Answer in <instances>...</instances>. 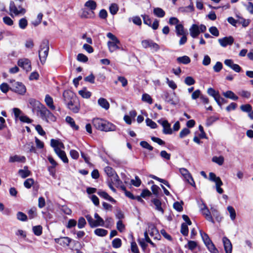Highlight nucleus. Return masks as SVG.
Returning a JSON list of instances; mask_svg holds the SVG:
<instances>
[{
	"instance_id": "6e6552de",
	"label": "nucleus",
	"mask_w": 253,
	"mask_h": 253,
	"mask_svg": "<svg viewBox=\"0 0 253 253\" xmlns=\"http://www.w3.org/2000/svg\"><path fill=\"white\" fill-rule=\"evenodd\" d=\"M63 97L65 103L66 104H69V106L70 107L73 105L72 102L77 100L76 95L73 92L69 90L64 91L63 93Z\"/></svg>"
},
{
	"instance_id": "aec40b11",
	"label": "nucleus",
	"mask_w": 253,
	"mask_h": 253,
	"mask_svg": "<svg viewBox=\"0 0 253 253\" xmlns=\"http://www.w3.org/2000/svg\"><path fill=\"white\" fill-rule=\"evenodd\" d=\"M9 162L10 163L21 162L25 163L26 162V158L25 156H21L18 155H14L9 158Z\"/></svg>"
},
{
	"instance_id": "5701e85b",
	"label": "nucleus",
	"mask_w": 253,
	"mask_h": 253,
	"mask_svg": "<svg viewBox=\"0 0 253 253\" xmlns=\"http://www.w3.org/2000/svg\"><path fill=\"white\" fill-rule=\"evenodd\" d=\"M66 122L70 126L75 130H78L79 126L76 125L74 119L70 116H67L65 119Z\"/></svg>"
},
{
	"instance_id": "a18cd8bd",
	"label": "nucleus",
	"mask_w": 253,
	"mask_h": 253,
	"mask_svg": "<svg viewBox=\"0 0 253 253\" xmlns=\"http://www.w3.org/2000/svg\"><path fill=\"white\" fill-rule=\"evenodd\" d=\"M119 10V7L116 3H112L109 7L110 12L112 15H115Z\"/></svg>"
},
{
	"instance_id": "c9c22d12",
	"label": "nucleus",
	"mask_w": 253,
	"mask_h": 253,
	"mask_svg": "<svg viewBox=\"0 0 253 253\" xmlns=\"http://www.w3.org/2000/svg\"><path fill=\"white\" fill-rule=\"evenodd\" d=\"M25 148L28 150V152L31 153H36V149L34 145V143L33 142H29L27 143L25 146Z\"/></svg>"
},
{
	"instance_id": "72a5a7b5",
	"label": "nucleus",
	"mask_w": 253,
	"mask_h": 253,
	"mask_svg": "<svg viewBox=\"0 0 253 253\" xmlns=\"http://www.w3.org/2000/svg\"><path fill=\"white\" fill-rule=\"evenodd\" d=\"M179 10L182 12H190L194 10V7L193 2H190L189 5L187 6L181 7L179 8Z\"/></svg>"
},
{
	"instance_id": "bf43d9fd",
	"label": "nucleus",
	"mask_w": 253,
	"mask_h": 253,
	"mask_svg": "<svg viewBox=\"0 0 253 253\" xmlns=\"http://www.w3.org/2000/svg\"><path fill=\"white\" fill-rule=\"evenodd\" d=\"M122 245L121 240L119 238H115L112 241V246L114 248H119Z\"/></svg>"
},
{
	"instance_id": "c85d7f7f",
	"label": "nucleus",
	"mask_w": 253,
	"mask_h": 253,
	"mask_svg": "<svg viewBox=\"0 0 253 253\" xmlns=\"http://www.w3.org/2000/svg\"><path fill=\"white\" fill-rule=\"evenodd\" d=\"M111 182L117 187L120 186V185L122 183V181L120 179L118 175L116 173L111 176Z\"/></svg>"
},
{
	"instance_id": "13d9d810",
	"label": "nucleus",
	"mask_w": 253,
	"mask_h": 253,
	"mask_svg": "<svg viewBox=\"0 0 253 253\" xmlns=\"http://www.w3.org/2000/svg\"><path fill=\"white\" fill-rule=\"evenodd\" d=\"M104 171L107 175L109 177L112 176L116 173L114 170L111 167L108 166L104 168Z\"/></svg>"
},
{
	"instance_id": "4c0bfd02",
	"label": "nucleus",
	"mask_w": 253,
	"mask_h": 253,
	"mask_svg": "<svg viewBox=\"0 0 253 253\" xmlns=\"http://www.w3.org/2000/svg\"><path fill=\"white\" fill-rule=\"evenodd\" d=\"M224 159L223 156L216 157L214 156L212 158V161L214 163L217 164L219 166L223 165Z\"/></svg>"
},
{
	"instance_id": "412c9836",
	"label": "nucleus",
	"mask_w": 253,
	"mask_h": 253,
	"mask_svg": "<svg viewBox=\"0 0 253 253\" xmlns=\"http://www.w3.org/2000/svg\"><path fill=\"white\" fill-rule=\"evenodd\" d=\"M46 105L51 110H55V107L53 105V100L52 98L48 94H46L44 99Z\"/></svg>"
},
{
	"instance_id": "7ed1b4c3",
	"label": "nucleus",
	"mask_w": 253,
	"mask_h": 253,
	"mask_svg": "<svg viewBox=\"0 0 253 253\" xmlns=\"http://www.w3.org/2000/svg\"><path fill=\"white\" fill-rule=\"evenodd\" d=\"M107 37L110 39V41L107 42V46L109 51L112 53L117 50H123L121 47V43L119 40L111 33H108Z\"/></svg>"
},
{
	"instance_id": "3c124183",
	"label": "nucleus",
	"mask_w": 253,
	"mask_h": 253,
	"mask_svg": "<svg viewBox=\"0 0 253 253\" xmlns=\"http://www.w3.org/2000/svg\"><path fill=\"white\" fill-rule=\"evenodd\" d=\"M33 231L37 236H40L42 234V227L41 225L35 226L33 227Z\"/></svg>"
},
{
	"instance_id": "9b49d317",
	"label": "nucleus",
	"mask_w": 253,
	"mask_h": 253,
	"mask_svg": "<svg viewBox=\"0 0 253 253\" xmlns=\"http://www.w3.org/2000/svg\"><path fill=\"white\" fill-rule=\"evenodd\" d=\"M179 172L190 184L193 186H195V182L191 175L187 169L185 168H181L179 169Z\"/></svg>"
},
{
	"instance_id": "5fc2aeb1",
	"label": "nucleus",
	"mask_w": 253,
	"mask_h": 253,
	"mask_svg": "<svg viewBox=\"0 0 253 253\" xmlns=\"http://www.w3.org/2000/svg\"><path fill=\"white\" fill-rule=\"evenodd\" d=\"M34 180L33 179L28 178L24 181V185L26 188L29 189L34 184Z\"/></svg>"
},
{
	"instance_id": "473e14b6",
	"label": "nucleus",
	"mask_w": 253,
	"mask_h": 253,
	"mask_svg": "<svg viewBox=\"0 0 253 253\" xmlns=\"http://www.w3.org/2000/svg\"><path fill=\"white\" fill-rule=\"evenodd\" d=\"M154 14L158 17L162 18L165 15V12L164 10L160 7H156L154 9Z\"/></svg>"
},
{
	"instance_id": "f3484780",
	"label": "nucleus",
	"mask_w": 253,
	"mask_h": 253,
	"mask_svg": "<svg viewBox=\"0 0 253 253\" xmlns=\"http://www.w3.org/2000/svg\"><path fill=\"white\" fill-rule=\"evenodd\" d=\"M189 32L193 38H197L200 33L199 26L197 24H193L189 29Z\"/></svg>"
},
{
	"instance_id": "49530a36",
	"label": "nucleus",
	"mask_w": 253,
	"mask_h": 253,
	"mask_svg": "<svg viewBox=\"0 0 253 253\" xmlns=\"http://www.w3.org/2000/svg\"><path fill=\"white\" fill-rule=\"evenodd\" d=\"M200 234H201V236L202 237V238L205 244V245L207 244H208L210 242H211V239H210L208 235L205 233V232H203L202 231H200Z\"/></svg>"
},
{
	"instance_id": "dca6fc26",
	"label": "nucleus",
	"mask_w": 253,
	"mask_h": 253,
	"mask_svg": "<svg viewBox=\"0 0 253 253\" xmlns=\"http://www.w3.org/2000/svg\"><path fill=\"white\" fill-rule=\"evenodd\" d=\"M224 250L226 253H231L232 251V246L230 241L226 237L222 238Z\"/></svg>"
},
{
	"instance_id": "69168bd1",
	"label": "nucleus",
	"mask_w": 253,
	"mask_h": 253,
	"mask_svg": "<svg viewBox=\"0 0 253 253\" xmlns=\"http://www.w3.org/2000/svg\"><path fill=\"white\" fill-rule=\"evenodd\" d=\"M140 145L143 148L148 149L150 151H152L153 149V147L146 141H142L140 142Z\"/></svg>"
},
{
	"instance_id": "cd10ccee",
	"label": "nucleus",
	"mask_w": 253,
	"mask_h": 253,
	"mask_svg": "<svg viewBox=\"0 0 253 253\" xmlns=\"http://www.w3.org/2000/svg\"><path fill=\"white\" fill-rule=\"evenodd\" d=\"M98 104L105 110H108L110 107V104L108 101L104 98H100L98 100Z\"/></svg>"
},
{
	"instance_id": "338daca9",
	"label": "nucleus",
	"mask_w": 253,
	"mask_h": 253,
	"mask_svg": "<svg viewBox=\"0 0 253 253\" xmlns=\"http://www.w3.org/2000/svg\"><path fill=\"white\" fill-rule=\"evenodd\" d=\"M131 183L134 186L139 187L141 183V181L138 176H135V179L131 180Z\"/></svg>"
},
{
	"instance_id": "774afa93",
	"label": "nucleus",
	"mask_w": 253,
	"mask_h": 253,
	"mask_svg": "<svg viewBox=\"0 0 253 253\" xmlns=\"http://www.w3.org/2000/svg\"><path fill=\"white\" fill-rule=\"evenodd\" d=\"M77 60L80 62H86L88 61V58L84 54L79 53L77 56Z\"/></svg>"
},
{
	"instance_id": "39448f33",
	"label": "nucleus",
	"mask_w": 253,
	"mask_h": 253,
	"mask_svg": "<svg viewBox=\"0 0 253 253\" xmlns=\"http://www.w3.org/2000/svg\"><path fill=\"white\" fill-rule=\"evenodd\" d=\"M37 115L39 116L42 120L46 122H49V121L55 122L56 121V117L44 105H43L37 112Z\"/></svg>"
},
{
	"instance_id": "de8ad7c7",
	"label": "nucleus",
	"mask_w": 253,
	"mask_h": 253,
	"mask_svg": "<svg viewBox=\"0 0 253 253\" xmlns=\"http://www.w3.org/2000/svg\"><path fill=\"white\" fill-rule=\"evenodd\" d=\"M16 217L18 220L22 221H26L27 220V216L21 211H18L17 213Z\"/></svg>"
},
{
	"instance_id": "f03ea898",
	"label": "nucleus",
	"mask_w": 253,
	"mask_h": 253,
	"mask_svg": "<svg viewBox=\"0 0 253 253\" xmlns=\"http://www.w3.org/2000/svg\"><path fill=\"white\" fill-rule=\"evenodd\" d=\"M50 145L54 148V150L57 156L65 163H68V159L66 156L65 152L62 149H64L65 147L63 143L59 140L51 139L50 140Z\"/></svg>"
},
{
	"instance_id": "c03bdc74",
	"label": "nucleus",
	"mask_w": 253,
	"mask_h": 253,
	"mask_svg": "<svg viewBox=\"0 0 253 253\" xmlns=\"http://www.w3.org/2000/svg\"><path fill=\"white\" fill-rule=\"evenodd\" d=\"M94 217L96 219L95 220L96 224H97V226H103L104 224V222L103 219L98 215V213H95L94 214Z\"/></svg>"
},
{
	"instance_id": "bb28decb",
	"label": "nucleus",
	"mask_w": 253,
	"mask_h": 253,
	"mask_svg": "<svg viewBox=\"0 0 253 253\" xmlns=\"http://www.w3.org/2000/svg\"><path fill=\"white\" fill-rule=\"evenodd\" d=\"M222 94L225 97L229 98L233 100H237L238 99V97L231 90H228L226 92H223Z\"/></svg>"
},
{
	"instance_id": "f704fd0d",
	"label": "nucleus",
	"mask_w": 253,
	"mask_h": 253,
	"mask_svg": "<svg viewBox=\"0 0 253 253\" xmlns=\"http://www.w3.org/2000/svg\"><path fill=\"white\" fill-rule=\"evenodd\" d=\"M79 94L84 98H89L91 95V93L88 91L86 88H84L79 91Z\"/></svg>"
},
{
	"instance_id": "1a4fd4ad",
	"label": "nucleus",
	"mask_w": 253,
	"mask_h": 253,
	"mask_svg": "<svg viewBox=\"0 0 253 253\" xmlns=\"http://www.w3.org/2000/svg\"><path fill=\"white\" fill-rule=\"evenodd\" d=\"M9 10L11 16L14 14L15 15L20 14L23 15L26 12V10L20 6H16L13 1H11L9 5Z\"/></svg>"
},
{
	"instance_id": "6e6d98bb",
	"label": "nucleus",
	"mask_w": 253,
	"mask_h": 253,
	"mask_svg": "<svg viewBox=\"0 0 253 253\" xmlns=\"http://www.w3.org/2000/svg\"><path fill=\"white\" fill-rule=\"evenodd\" d=\"M86 221L83 217H81L79 218L78 222V227L79 229H82L84 228L86 225Z\"/></svg>"
},
{
	"instance_id": "864d4df0",
	"label": "nucleus",
	"mask_w": 253,
	"mask_h": 253,
	"mask_svg": "<svg viewBox=\"0 0 253 253\" xmlns=\"http://www.w3.org/2000/svg\"><path fill=\"white\" fill-rule=\"evenodd\" d=\"M240 109L243 112L249 113L252 110V107L250 104H247L241 105Z\"/></svg>"
},
{
	"instance_id": "e2e57ef3",
	"label": "nucleus",
	"mask_w": 253,
	"mask_h": 253,
	"mask_svg": "<svg viewBox=\"0 0 253 253\" xmlns=\"http://www.w3.org/2000/svg\"><path fill=\"white\" fill-rule=\"evenodd\" d=\"M28 216L30 219H33L37 216L36 208H33L28 212Z\"/></svg>"
},
{
	"instance_id": "4be33fe9",
	"label": "nucleus",
	"mask_w": 253,
	"mask_h": 253,
	"mask_svg": "<svg viewBox=\"0 0 253 253\" xmlns=\"http://www.w3.org/2000/svg\"><path fill=\"white\" fill-rule=\"evenodd\" d=\"M201 212L207 220L213 223L214 222V220L212 217L211 212L209 210L208 208H207L205 210L202 211Z\"/></svg>"
},
{
	"instance_id": "ea45409f",
	"label": "nucleus",
	"mask_w": 253,
	"mask_h": 253,
	"mask_svg": "<svg viewBox=\"0 0 253 253\" xmlns=\"http://www.w3.org/2000/svg\"><path fill=\"white\" fill-rule=\"evenodd\" d=\"M209 251L212 253H218V251L212 242L206 245Z\"/></svg>"
},
{
	"instance_id": "37998d69",
	"label": "nucleus",
	"mask_w": 253,
	"mask_h": 253,
	"mask_svg": "<svg viewBox=\"0 0 253 253\" xmlns=\"http://www.w3.org/2000/svg\"><path fill=\"white\" fill-rule=\"evenodd\" d=\"M237 17L238 23L240 24H242L243 27H247L249 25L250 23L249 20H246L239 16H237Z\"/></svg>"
},
{
	"instance_id": "f257e3e1",
	"label": "nucleus",
	"mask_w": 253,
	"mask_h": 253,
	"mask_svg": "<svg viewBox=\"0 0 253 253\" xmlns=\"http://www.w3.org/2000/svg\"><path fill=\"white\" fill-rule=\"evenodd\" d=\"M93 126L101 131H110L116 130V126L106 120L101 118H94L92 120Z\"/></svg>"
},
{
	"instance_id": "423d86ee",
	"label": "nucleus",
	"mask_w": 253,
	"mask_h": 253,
	"mask_svg": "<svg viewBox=\"0 0 253 253\" xmlns=\"http://www.w3.org/2000/svg\"><path fill=\"white\" fill-rule=\"evenodd\" d=\"M11 87L10 89L12 91L21 95H23L26 91L25 86L20 82H16L15 81L11 82Z\"/></svg>"
},
{
	"instance_id": "393cba45",
	"label": "nucleus",
	"mask_w": 253,
	"mask_h": 253,
	"mask_svg": "<svg viewBox=\"0 0 253 253\" xmlns=\"http://www.w3.org/2000/svg\"><path fill=\"white\" fill-rule=\"evenodd\" d=\"M72 105L71 106V107L69 106V104H66L68 109H69L73 112L77 113L79 112L80 110V105L78 102L77 101V100L74 101L73 102H72Z\"/></svg>"
},
{
	"instance_id": "4468645a",
	"label": "nucleus",
	"mask_w": 253,
	"mask_h": 253,
	"mask_svg": "<svg viewBox=\"0 0 253 253\" xmlns=\"http://www.w3.org/2000/svg\"><path fill=\"white\" fill-rule=\"evenodd\" d=\"M18 65L27 72L31 70V62L28 59L24 58L19 60Z\"/></svg>"
},
{
	"instance_id": "a211bd4d",
	"label": "nucleus",
	"mask_w": 253,
	"mask_h": 253,
	"mask_svg": "<svg viewBox=\"0 0 253 253\" xmlns=\"http://www.w3.org/2000/svg\"><path fill=\"white\" fill-rule=\"evenodd\" d=\"M84 6L91 12H93L96 8L97 4L93 0H88L84 3Z\"/></svg>"
},
{
	"instance_id": "2eb2a0df",
	"label": "nucleus",
	"mask_w": 253,
	"mask_h": 253,
	"mask_svg": "<svg viewBox=\"0 0 253 253\" xmlns=\"http://www.w3.org/2000/svg\"><path fill=\"white\" fill-rule=\"evenodd\" d=\"M234 39L231 36L226 37L223 38L219 39L218 41L222 47H226V46L231 45L234 42Z\"/></svg>"
},
{
	"instance_id": "680f3d73",
	"label": "nucleus",
	"mask_w": 253,
	"mask_h": 253,
	"mask_svg": "<svg viewBox=\"0 0 253 253\" xmlns=\"http://www.w3.org/2000/svg\"><path fill=\"white\" fill-rule=\"evenodd\" d=\"M181 233L184 236H187L188 234V228L186 223H182L181 226Z\"/></svg>"
},
{
	"instance_id": "a878e982",
	"label": "nucleus",
	"mask_w": 253,
	"mask_h": 253,
	"mask_svg": "<svg viewBox=\"0 0 253 253\" xmlns=\"http://www.w3.org/2000/svg\"><path fill=\"white\" fill-rule=\"evenodd\" d=\"M18 173L22 178H25L31 174V172L28 169V167L25 166L24 169L18 170Z\"/></svg>"
},
{
	"instance_id": "79ce46f5",
	"label": "nucleus",
	"mask_w": 253,
	"mask_h": 253,
	"mask_svg": "<svg viewBox=\"0 0 253 253\" xmlns=\"http://www.w3.org/2000/svg\"><path fill=\"white\" fill-rule=\"evenodd\" d=\"M90 226L91 227H95L97 226V224H96V222L93 219L91 216L89 214H87L85 216Z\"/></svg>"
},
{
	"instance_id": "ddd939ff",
	"label": "nucleus",
	"mask_w": 253,
	"mask_h": 253,
	"mask_svg": "<svg viewBox=\"0 0 253 253\" xmlns=\"http://www.w3.org/2000/svg\"><path fill=\"white\" fill-rule=\"evenodd\" d=\"M30 107L32 108L33 111H37L38 112L41 107L43 106V104L40 101L34 99L30 98L28 100Z\"/></svg>"
},
{
	"instance_id": "7c9ffc66",
	"label": "nucleus",
	"mask_w": 253,
	"mask_h": 253,
	"mask_svg": "<svg viewBox=\"0 0 253 253\" xmlns=\"http://www.w3.org/2000/svg\"><path fill=\"white\" fill-rule=\"evenodd\" d=\"M152 202L154 204L156 207V209L161 212L162 213H164V210L161 207V202L158 199H154L152 200Z\"/></svg>"
},
{
	"instance_id": "e433bc0d",
	"label": "nucleus",
	"mask_w": 253,
	"mask_h": 253,
	"mask_svg": "<svg viewBox=\"0 0 253 253\" xmlns=\"http://www.w3.org/2000/svg\"><path fill=\"white\" fill-rule=\"evenodd\" d=\"M228 211L230 218L232 220H234L236 217V213L234 209L232 206H228L227 208Z\"/></svg>"
},
{
	"instance_id": "052dcab7",
	"label": "nucleus",
	"mask_w": 253,
	"mask_h": 253,
	"mask_svg": "<svg viewBox=\"0 0 253 253\" xmlns=\"http://www.w3.org/2000/svg\"><path fill=\"white\" fill-rule=\"evenodd\" d=\"M184 83L187 85H191L195 83V81L192 77H187L184 80Z\"/></svg>"
},
{
	"instance_id": "c756f323",
	"label": "nucleus",
	"mask_w": 253,
	"mask_h": 253,
	"mask_svg": "<svg viewBox=\"0 0 253 253\" xmlns=\"http://www.w3.org/2000/svg\"><path fill=\"white\" fill-rule=\"evenodd\" d=\"M176 61L178 63H181V64H188L190 62L191 60H190V58L188 56L184 55V56H183L181 57H179L177 58Z\"/></svg>"
},
{
	"instance_id": "20e7f679",
	"label": "nucleus",
	"mask_w": 253,
	"mask_h": 253,
	"mask_svg": "<svg viewBox=\"0 0 253 253\" xmlns=\"http://www.w3.org/2000/svg\"><path fill=\"white\" fill-rule=\"evenodd\" d=\"M49 51V42L47 40H43L40 46L39 57L41 62L43 64L48 56Z\"/></svg>"
},
{
	"instance_id": "0e129e2a",
	"label": "nucleus",
	"mask_w": 253,
	"mask_h": 253,
	"mask_svg": "<svg viewBox=\"0 0 253 253\" xmlns=\"http://www.w3.org/2000/svg\"><path fill=\"white\" fill-rule=\"evenodd\" d=\"M146 123L147 126H150L151 128H155L157 126L156 123L149 118L146 120Z\"/></svg>"
},
{
	"instance_id": "6ab92c4d",
	"label": "nucleus",
	"mask_w": 253,
	"mask_h": 253,
	"mask_svg": "<svg viewBox=\"0 0 253 253\" xmlns=\"http://www.w3.org/2000/svg\"><path fill=\"white\" fill-rule=\"evenodd\" d=\"M175 32L176 35L178 37L182 35L187 34L186 31L184 29L182 24H177L175 26Z\"/></svg>"
},
{
	"instance_id": "2f4dec72",
	"label": "nucleus",
	"mask_w": 253,
	"mask_h": 253,
	"mask_svg": "<svg viewBox=\"0 0 253 253\" xmlns=\"http://www.w3.org/2000/svg\"><path fill=\"white\" fill-rule=\"evenodd\" d=\"M82 10H83V12L81 15V17L82 18H92L94 17V12H91L90 10H89V11H88L85 9H83Z\"/></svg>"
},
{
	"instance_id": "4d7b16f0",
	"label": "nucleus",
	"mask_w": 253,
	"mask_h": 253,
	"mask_svg": "<svg viewBox=\"0 0 253 253\" xmlns=\"http://www.w3.org/2000/svg\"><path fill=\"white\" fill-rule=\"evenodd\" d=\"M218 120V117L217 116H211L207 119L206 124L207 126H210L214 122Z\"/></svg>"
},
{
	"instance_id": "8fccbe9b",
	"label": "nucleus",
	"mask_w": 253,
	"mask_h": 253,
	"mask_svg": "<svg viewBox=\"0 0 253 253\" xmlns=\"http://www.w3.org/2000/svg\"><path fill=\"white\" fill-rule=\"evenodd\" d=\"M163 97L166 101L171 104H174L173 100L171 98L170 94L168 92H164L163 94Z\"/></svg>"
},
{
	"instance_id": "a19ab883",
	"label": "nucleus",
	"mask_w": 253,
	"mask_h": 253,
	"mask_svg": "<svg viewBox=\"0 0 253 253\" xmlns=\"http://www.w3.org/2000/svg\"><path fill=\"white\" fill-rule=\"evenodd\" d=\"M211 215L214 216L217 221H220L221 220L222 217L220 215L219 212L214 208H211Z\"/></svg>"
},
{
	"instance_id": "f8f14e48",
	"label": "nucleus",
	"mask_w": 253,
	"mask_h": 253,
	"mask_svg": "<svg viewBox=\"0 0 253 253\" xmlns=\"http://www.w3.org/2000/svg\"><path fill=\"white\" fill-rule=\"evenodd\" d=\"M163 127V132L165 134H171L172 133V129L170 127V124L167 120H160L158 121Z\"/></svg>"
},
{
	"instance_id": "b1692460",
	"label": "nucleus",
	"mask_w": 253,
	"mask_h": 253,
	"mask_svg": "<svg viewBox=\"0 0 253 253\" xmlns=\"http://www.w3.org/2000/svg\"><path fill=\"white\" fill-rule=\"evenodd\" d=\"M97 194L100 196L101 197H102L103 198L111 202H116V201L112 198L111 196H110L106 192L99 190L97 192Z\"/></svg>"
},
{
	"instance_id": "58836bf2",
	"label": "nucleus",
	"mask_w": 253,
	"mask_h": 253,
	"mask_svg": "<svg viewBox=\"0 0 253 253\" xmlns=\"http://www.w3.org/2000/svg\"><path fill=\"white\" fill-rule=\"evenodd\" d=\"M94 233L98 236L103 237L107 234L108 231L104 229L97 228L94 230Z\"/></svg>"
},
{
	"instance_id": "0eeeda50",
	"label": "nucleus",
	"mask_w": 253,
	"mask_h": 253,
	"mask_svg": "<svg viewBox=\"0 0 253 253\" xmlns=\"http://www.w3.org/2000/svg\"><path fill=\"white\" fill-rule=\"evenodd\" d=\"M209 180L215 183L216 191L219 194H222L223 190L220 187L223 183L219 177H217L213 172L209 173Z\"/></svg>"
},
{
	"instance_id": "09e8293b",
	"label": "nucleus",
	"mask_w": 253,
	"mask_h": 253,
	"mask_svg": "<svg viewBox=\"0 0 253 253\" xmlns=\"http://www.w3.org/2000/svg\"><path fill=\"white\" fill-rule=\"evenodd\" d=\"M142 100L144 102H146L150 104L153 103V100L150 95L144 93L142 95Z\"/></svg>"
},
{
	"instance_id": "603ef678",
	"label": "nucleus",
	"mask_w": 253,
	"mask_h": 253,
	"mask_svg": "<svg viewBox=\"0 0 253 253\" xmlns=\"http://www.w3.org/2000/svg\"><path fill=\"white\" fill-rule=\"evenodd\" d=\"M207 92L209 94V95L213 97L215 100V98H216V97H218V95H219V92L218 91H216L212 88H209L208 89Z\"/></svg>"
},
{
	"instance_id": "9d476101",
	"label": "nucleus",
	"mask_w": 253,
	"mask_h": 253,
	"mask_svg": "<svg viewBox=\"0 0 253 253\" xmlns=\"http://www.w3.org/2000/svg\"><path fill=\"white\" fill-rule=\"evenodd\" d=\"M141 44L144 48L150 47L155 51L159 50L160 49L159 45L151 40H143L141 42Z\"/></svg>"
}]
</instances>
